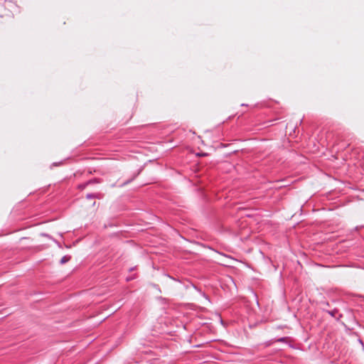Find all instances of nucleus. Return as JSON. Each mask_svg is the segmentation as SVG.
Segmentation results:
<instances>
[{
    "mask_svg": "<svg viewBox=\"0 0 364 364\" xmlns=\"http://www.w3.org/2000/svg\"><path fill=\"white\" fill-rule=\"evenodd\" d=\"M71 259V257L70 255H65L63 256L61 259H60V264H63L66 262H68V261H70Z\"/></svg>",
    "mask_w": 364,
    "mask_h": 364,
    "instance_id": "obj_1",
    "label": "nucleus"
},
{
    "mask_svg": "<svg viewBox=\"0 0 364 364\" xmlns=\"http://www.w3.org/2000/svg\"><path fill=\"white\" fill-rule=\"evenodd\" d=\"M86 198L87 199L95 198H100V194H95V193H88L86 196Z\"/></svg>",
    "mask_w": 364,
    "mask_h": 364,
    "instance_id": "obj_2",
    "label": "nucleus"
},
{
    "mask_svg": "<svg viewBox=\"0 0 364 364\" xmlns=\"http://www.w3.org/2000/svg\"><path fill=\"white\" fill-rule=\"evenodd\" d=\"M287 337H282V338H280L277 340V342H281V343H283V342H285L287 341Z\"/></svg>",
    "mask_w": 364,
    "mask_h": 364,
    "instance_id": "obj_3",
    "label": "nucleus"
},
{
    "mask_svg": "<svg viewBox=\"0 0 364 364\" xmlns=\"http://www.w3.org/2000/svg\"><path fill=\"white\" fill-rule=\"evenodd\" d=\"M328 313H329L331 316H334L333 312H332V311H329Z\"/></svg>",
    "mask_w": 364,
    "mask_h": 364,
    "instance_id": "obj_4",
    "label": "nucleus"
}]
</instances>
